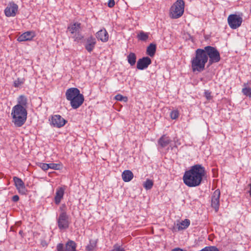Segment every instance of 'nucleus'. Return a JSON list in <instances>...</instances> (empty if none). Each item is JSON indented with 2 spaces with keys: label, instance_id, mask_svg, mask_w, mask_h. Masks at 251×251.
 <instances>
[{
  "label": "nucleus",
  "instance_id": "10",
  "mask_svg": "<svg viewBox=\"0 0 251 251\" xmlns=\"http://www.w3.org/2000/svg\"><path fill=\"white\" fill-rule=\"evenodd\" d=\"M221 192L219 189L216 190L211 196V206L217 211L220 205V198Z\"/></svg>",
  "mask_w": 251,
  "mask_h": 251
},
{
  "label": "nucleus",
  "instance_id": "15",
  "mask_svg": "<svg viewBox=\"0 0 251 251\" xmlns=\"http://www.w3.org/2000/svg\"><path fill=\"white\" fill-rule=\"evenodd\" d=\"M96 44V40L95 37L91 36L86 39V44L85 45V49L89 52H91L95 48Z\"/></svg>",
  "mask_w": 251,
  "mask_h": 251
},
{
  "label": "nucleus",
  "instance_id": "43",
  "mask_svg": "<svg viewBox=\"0 0 251 251\" xmlns=\"http://www.w3.org/2000/svg\"><path fill=\"white\" fill-rule=\"evenodd\" d=\"M249 185L250 187V191H249L250 196L251 197V183H250Z\"/></svg>",
  "mask_w": 251,
  "mask_h": 251
},
{
  "label": "nucleus",
  "instance_id": "29",
  "mask_svg": "<svg viewBox=\"0 0 251 251\" xmlns=\"http://www.w3.org/2000/svg\"><path fill=\"white\" fill-rule=\"evenodd\" d=\"M72 37L74 38L75 41L78 42L81 40L84 37L80 31H79L78 33L73 34Z\"/></svg>",
  "mask_w": 251,
  "mask_h": 251
},
{
  "label": "nucleus",
  "instance_id": "38",
  "mask_svg": "<svg viewBox=\"0 0 251 251\" xmlns=\"http://www.w3.org/2000/svg\"><path fill=\"white\" fill-rule=\"evenodd\" d=\"M56 250L57 251H67L66 248H64V245L62 243H59L57 245Z\"/></svg>",
  "mask_w": 251,
  "mask_h": 251
},
{
  "label": "nucleus",
  "instance_id": "11",
  "mask_svg": "<svg viewBox=\"0 0 251 251\" xmlns=\"http://www.w3.org/2000/svg\"><path fill=\"white\" fill-rule=\"evenodd\" d=\"M18 6L14 2H10L5 8L4 13L6 17H14L18 11Z\"/></svg>",
  "mask_w": 251,
  "mask_h": 251
},
{
  "label": "nucleus",
  "instance_id": "17",
  "mask_svg": "<svg viewBox=\"0 0 251 251\" xmlns=\"http://www.w3.org/2000/svg\"><path fill=\"white\" fill-rule=\"evenodd\" d=\"M65 193V189L63 187H58L56 189L54 197V202L56 204H59L61 200L63 198Z\"/></svg>",
  "mask_w": 251,
  "mask_h": 251
},
{
  "label": "nucleus",
  "instance_id": "6",
  "mask_svg": "<svg viewBox=\"0 0 251 251\" xmlns=\"http://www.w3.org/2000/svg\"><path fill=\"white\" fill-rule=\"evenodd\" d=\"M184 1L183 0H177L170 8V17L172 19H177L180 17L184 13Z\"/></svg>",
  "mask_w": 251,
  "mask_h": 251
},
{
  "label": "nucleus",
  "instance_id": "46",
  "mask_svg": "<svg viewBox=\"0 0 251 251\" xmlns=\"http://www.w3.org/2000/svg\"><path fill=\"white\" fill-rule=\"evenodd\" d=\"M60 209L61 210H62V209H63V207H60Z\"/></svg>",
  "mask_w": 251,
  "mask_h": 251
},
{
  "label": "nucleus",
  "instance_id": "28",
  "mask_svg": "<svg viewBox=\"0 0 251 251\" xmlns=\"http://www.w3.org/2000/svg\"><path fill=\"white\" fill-rule=\"evenodd\" d=\"M153 185V181L151 179H148L146 180V181L144 182L143 186H144V187L146 190H150L152 187Z\"/></svg>",
  "mask_w": 251,
  "mask_h": 251
},
{
  "label": "nucleus",
  "instance_id": "36",
  "mask_svg": "<svg viewBox=\"0 0 251 251\" xmlns=\"http://www.w3.org/2000/svg\"><path fill=\"white\" fill-rule=\"evenodd\" d=\"M59 164L56 163H50L49 164V169L57 170L59 169Z\"/></svg>",
  "mask_w": 251,
  "mask_h": 251
},
{
  "label": "nucleus",
  "instance_id": "35",
  "mask_svg": "<svg viewBox=\"0 0 251 251\" xmlns=\"http://www.w3.org/2000/svg\"><path fill=\"white\" fill-rule=\"evenodd\" d=\"M200 251H219L215 247H206Z\"/></svg>",
  "mask_w": 251,
  "mask_h": 251
},
{
  "label": "nucleus",
  "instance_id": "4",
  "mask_svg": "<svg viewBox=\"0 0 251 251\" xmlns=\"http://www.w3.org/2000/svg\"><path fill=\"white\" fill-rule=\"evenodd\" d=\"M11 116L12 122L17 127H21L25 122L27 118L26 107L20 105H16L13 107Z\"/></svg>",
  "mask_w": 251,
  "mask_h": 251
},
{
  "label": "nucleus",
  "instance_id": "1",
  "mask_svg": "<svg viewBox=\"0 0 251 251\" xmlns=\"http://www.w3.org/2000/svg\"><path fill=\"white\" fill-rule=\"evenodd\" d=\"M205 174V168L201 165H195L185 172L183 176L184 183L190 187L198 186Z\"/></svg>",
  "mask_w": 251,
  "mask_h": 251
},
{
  "label": "nucleus",
  "instance_id": "20",
  "mask_svg": "<svg viewBox=\"0 0 251 251\" xmlns=\"http://www.w3.org/2000/svg\"><path fill=\"white\" fill-rule=\"evenodd\" d=\"M81 24L78 23H75L73 24L70 25L68 27V30L73 35L75 33H78L81 30Z\"/></svg>",
  "mask_w": 251,
  "mask_h": 251
},
{
  "label": "nucleus",
  "instance_id": "39",
  "mask_svg": "<svg viewBox=\"0 0 251 251\" xmlns=\"http://www.w3.org/2000/svg\"><path fill=\"white\" fill-rule=\"evenodd\" d=\"M204 96L207 100H211L212 96H211V92L209 91H206L204 92Z\"/></svg>",
  "mask_w": 251,
  "mask_h": 251
},
{
  "label": "nucleus",
  "instance_id": "3",
  "mask_svg": "<svg viewBox=\"0 0 251 251\" xmlns=\"http://www.w3.org/2000/svg\"><path fill=\"white\" fill-rule=\"evenodd\" d=\"M66 99L70 101L72 107L76 109L80 107L83 103L84 99L80 91L76 88H70L68 89L65 93Z\"/></svg>",
  "mask_w": 251,
  "mask_h": 251
},
{
  "label": "nucleus",
  "instance_id": "25",
  "mask_svg": "<svg viewBox=\"0 0 251 251\" xmlns=\"http://www.w3.org/2000/svg\"><path fill=\"white\" fill-rule=\"evenodd\" d=\"M137 37L139 40L146 41L149 37V33L141 30L138 33Z\"/></svg>",
  "mask_w": 251,
  "mask_h": 251
},
{
  "label": "nucleus",
  "instance_id": "7",
  "mask_svg": "<svg viewBox=\"0 0 251 251\" xmlns=\"http://www.w3.org/2000/svg\"><path fill=\"white\" fill-rule=\"evenodd\" d=\"M57 223L59 229H67L70 225L69 217L66 212L62 211L57 218Z\"/></svg>",
  "mask_w": 251,
  "mask_h": 251
},
{
  "label": "nucleus",
  "instance_id": "5",
  "mask_svg": "<svg viewBox=\"0 0 251 251\" xmlns=\"http://www.w3.org/2000/svg\"><path fill=\"white\" fill-rule=\"evenodd\" d=\"M207 57L208 66L219 62L221 60L220 54L217 49L213 47L207 46L202 49Z\"/></svg>",
  "mask_w": 251,
  "mask_h": 251
},
{
  "label": "nucleus",
  "instance_id": "14",
  "mask_svg": "<svg viewBox=\"0 0 251 251\" xmlns=\"http://www.w3.org/2000/svg\"><path fill=\"white\" fill-rule=\"evenodd\" d=\"M190 224V220L186 219L181 222H178L173 227V231L176 232L187 228Z\"/></svg>",
  "mask_w": 251,
  "mask_h": 251
},
{
  "label": "nucleus",
  "instance_id": "19",
  "mask_svg": "<svg viewBox=\"0 0 251 251\" xmlns=\"http://www.w3.org/2000/svg\"><path fill=\"white\" fill-rule=\"evenodd\" d=\"M171 142L170 138L165 135L162 136L158 140V143L162 148L167 147Z\"/></svg>",
  "mask_w": 251,
  "mask_h": 251
},
{
  "label": "nucleus",
  "instance_id": "27",
  "mask_svg": "<svg viewBox=\"0 0 251 251\" xmlns=\"http://www.w3.org/2000/svg\"><path fill=\"white\" fill-rule=\"evenodd\" d=\"M97 242L95 240H90L89 244L86 247L87 251H94L96 247Z\"/></svg>",
  "mask_w": 251,
  "mask_h": 251
},
{
  "label": "nucleus",
  "instance_id": "13",
  "mask_svg": "<svg viewBox=\"0 0 251 251\" xmlns=\"http://www.w3.org/2000/svg\"><path fill=\"white\" fill-rule=\"evenodd\" d=\"M13 180L16 188L18 189L19 192L23 195L25 194L27 191L25 188V183L23 180L21 178L16 176H14L13 177Z\"/></svg>",
  "mask_w": 251,
  "mask_h": 251
},
{
  "label": "nucleus",
  "instance_id": "31",
  "mask_svg": "<svg viewBox=\"0 0 251 251\" xmlns=\"http://www.w3.org/2000/svg\"><path fill=\"white\" fill-rule=\"evenodd\" d=\"M116 100L118 101H123L126 102L127 101V98L126 97H124L120 94H118L115 97Z\"/></svg>",
  "mask_w": 251,
  "mask_h": 251
},
{
  "label": "nucleus",
  "instance_id": "23",
  "mask_svg": "<svg viewBox=\"0 0 251 251\" xmlns=\"http://www.w3.org/2000/svg\"><path fill=\"white\" fill-rule=\"evenodd\" d=\"M156 45L154 44H151L147 49V53L151 57L154 55L156 51Z\"/></svg>",
  "mask_w": 251,
  "mask_h": 251
},
{
  "label": "nucleus",
  "instance_id": "12",
  "mask_svg": "<svg viewBox=\"0 0 251 251\" xmlns=\"http://www.w3.org/2000/svg\"><path fill=\"white\" fill-rule=\"evenodd\" d=\"M151 63V60L149 57H144L139 59L137 63V68L143 70L148 68Z\"/></svg>",
  "mask_w": 251,
  "mask_h": 251
},
{
  "label": "nucleus",
  "instance_id": "9",
  "mask_svg": "<svg viewBox=\"0 0 251 251\" xmlns=\"http://www.w3.org/2000/svg\"><path fill=\"white\" fill-rule=\"evenodd\" d=\"M50 125L55 127L60 128L63 126L67 121L59 115H54L51 116Z\"/></svg>",
  "mask_w": 251,
  "mask_h": 251
},
{
  "label": "nucleus",
  "instance_id": "33",
  "mask_svg": "<svg viewBox=\"0 0 251 251\" xmlns=\"http://www.w3.org/2000/svg\"><path fill=\"white\" fill-rule=\"evenodd\" d=\"M23 83H24V81L22 79L18 78L17 79H16V80H15L14 81L13 85L15 87L17 88V87H19L20 86H21Z\"/></svg>",
  "mask_w": 251,
  "mask_h": 251
},
{
  "label": "nucleus",
  "instance_id": "44",
  "mask_svg": "<svg viewBox=\"0 0 251 251\" xmlns=\"http://www.w3.org/2000/svg\"><path fill=\"white\" fill-rule=\"evenodd\" d=\"M19 233L20 234L22 235V233H23V231H22V230H20V231H19Z\"/></svg>",
  "mask_w": 251,
  "mask_h": 251
},
{
  "label": "nucleus",
  "instance_id": "30",
  "mask_svg": "<svg viewBox=\"0 0 251 251\" xmlns=\"http://www.w3.org/2000/svg\"><path fill=\"white\" fill-rule=\"evenodd\" d=\"M179 116V112L177 110H174L170 113V117L171 119L175 120L178 118Z\"/></svg>",
  "mask_w": 251,
  "mask_h": 251
},
{
  "label": "nucleus",
  "instance_id": "8",
  "mask_svg": "<svg viewBox=\"0 0 251 251\" xmlns=\"http://www.w3.org/2000/svg\"><path fill=\"white\" fill-rule=\"evenodd\" d=\"M243 18L237 14H230L227 18V23L229 27L233 29L240 27L242 23Z\"/></svg>",
  "mask_w": 251,
  "mask_h": 251
},
{
  "label": "nucleus",
  "instance_id": "22",
  "mask_svg": "<svg viewBox=\"0 0 251 251\" xmlns=\"http://www.w3.org/2000/svg\"><path fill=\"white\" fill-rule=\"evenodd\" d=\"M76 243L72 240H69L66 244V250L67 251H76Z\"/></svg>",
  "mask_w": 251,
  "mask_h": 251
},
{
  "label": "nucleus",
  "instance_id": "24",
  "mask_svg": "<svg viewBox=\"0 0 251 251\" xmlns=\"http://www.w3.org/2000/svg\"><path fill=\"white\" fill-rule=\"evenodd\" d=\"M128 63L130 66H133L135 64L136 61V56L133 52H130L127 56Z\"/></svg>",
  "mask_w": 251,
  "mask_h": 251
},
{
  "label": "nucleus",
  "instance_id": "18",
  "mask_svg": "<svg viewBox=\"0 0 251 251\" xmlns=\"http://www.w3.org/2000/svg\"><path fill=\"white\" fill-rule=\"evenodd\" d=\"M96 36L99 40L106 42L108 40L109 35L105 29L100 30L96 34Z\"/></svg>",
  "mask_w": 251,
  "mask_h": 251
},
{
  "label": "nucleus",
  "instance_id": "45",
  "mask_svg": "<svg viewBox=\"0 0 251 251\" xmlns=\"http://www.w3.org/2000/svg\"><path fill=\"white\" fill-rule=\"evenodd\" d=\"M60 209L61 210H62V209H63V207H60Z\"/></svg>",
  "mask_w": 251,
  "mask_h": 251
},
{
  "label": "nucleus",
  "instance_id": "37",
  "mask_svg": "<svg viewBox=\"0 0 251 251\" xmlns=\"http://www.w3.org/2000/svg\"><path fill=\"white\" fill-rule=\"evenodd\" d=\"M39 166L44 171H47L49 169V164L40 163Z\"/></svg>",
  "mask_w": 251,
  "mask_h": 251
},
{
  "label": "nucleus",
  "instance_id": "40",
  "mask_svg": "<svg viewBox=\"0 0 251 251\" xmlns=\"http://www.w3.org/2000/svg\"><path fill=\"white\" fill-rule=\"evenodd\" d=\"M115 5L114 0H108V6L110 8L113 7Z\"/></svg>",
  "mask_w": 251,
  "mask_h": 251
},
{
  "label": "nucleus",
  "instance_id": "42",
  "mask_svg": "<svg viewBox=\"0 0 251 251\" xmlns=\"http://www.w3.org/2000/svg\"><path fill=\"white\" fill-rule=\"evenodd\" d=\"M171 251H184L180 248H177L173 249Z\"/></svg>",
  "mask_w": 251,
  "mask_h": 251
},
{
  "label": "nucleus",
  "instance_id": "2",
  "mask_svg": "<svg viewBox=\"0 0 251 251\" xmlns=\"http://www.w3.org/2000/svg\"><path fill=\"white\" fill-rule=\"evenodd\" d=\"M208 58L202 49H198L195 51V56L191 60V68L193 72H201L205 69Z\"/></svg>",
  "mask_w": 251,
  "mask_h": 251
},
{
  "label": "nucleus",
  "instance_id": "26",
  "mask_svg": "<svg viewBox=\"0 0 251 251\" xmlns=\"http://www.w3.org/2000/svg\"><path fill=\"white\" fill-rule=\"evenodd\" d=\"M18 103L17 105H20L21 106L26 107L27 104V99L23 96H20L18 99Z\"/></svg>",
  "mask_w": 251,
  "mask_h": 251
},
{
  "label": "nucleus",
  "instance_id": "32",
  "mask_svg": "<svg viewBox=\"0 0 251 251\" xmlns=\"http://www.w3.org/2000/svg\"><path fill=\"white\" fill-rule=\"evenodd\" d=\"M242 92L244 95L250 97H251V88L248 87L243 88Z\"/></svg>",
  "mask_w": 251,
  "mask_h": 251
},
{
  "label": "nucleus",
  "instance_id": "34",
  "mask_svg": "<svg viewBox=\"0 0 251 251\" xmlns=\"http://www.w3.org/2000/svg\"><path fill=\"white\" fill-rule=\"evenodd\" d=\"M111 251H125L124 248L116 244L114 245L113 249Z\"/></svg>",
  "mask_w": 251,
  "mask_h": 251
},
{
  "label": "nucleus",
  "instance_id": "41",
  "mask_svg": "<svg viewBox=\"0 0 251 251\" xmlns=\"http://www.w3.org/2000/svg\"><path fill=\"white\" fill-rule=\"evenodd\" d=\"M12 200L14 202H17L19 200V197L18 195H14L12 197Z\"/></svg>",
  "mask_w": 251,
  "mask_h": 251
},
{
  "label": "nucleus",
  "instance_id": "16",
  "mask_svg": "<svg viewBox=\"0 0 251 251\" xmlns=\"http://www.w3.org/2000/svg\"><path fill=\"white\" fill-rule=\"evenodd\" d=\"M35 34L34 32L28 31L20 35L18 37L17 40L19 42L30 41L31 40L35 37Z\"/></svg>",
  "mask_w": 251,
  "mask_h": 251
},
{
  "label": "nucleus",
  "instance_id": "21",
  "mask_svg": "<svg viewBox=\"0 0 251 251\" xmlns=\"http://www.w3.org/2000/svg\"><path fill=\"white\" fill-rule=\"evenodd\" d=\"M122 176L125 182H129L133 178V174L130 170H125L123 172Z\"/></svg>",
  "mask_w": 251,
  "mask_h": 251
}]
</instances>
